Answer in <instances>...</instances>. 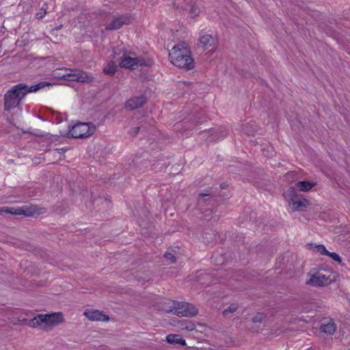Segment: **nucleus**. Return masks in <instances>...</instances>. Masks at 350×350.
Here are the masks:
<instances>
[{
	"label": "nucleus",
	"mask_w": 350,
	"mask_h": 350,
	"mask_svg": "<svg viewBox=\"0 0 350 350\" xmlns=\"http://www.w3.org/2000/svg\"><path fill=\"white\" fill-rule=\"evenodd\" d=\"M51 84L46 81H42L30 88L24 83L14 85L9 90L4 96V106L6 110L15 108L18 106L21 100L29 92H36Z\"/></svg>",
	"instance_id": "f257e3e1"
},
{
	"label": "nucleus",
	"mask_w": 350,
	"mask_h": 350,
	"mask_svg": "<svg viewBox=\"0 0 350 350\" xmlns=\"http://www.w3.org/2000/svg\"><path fill=\"white\" fill-rule=\"evenodd\" d=\"M170 62L176 67L191 70L193 68V59L188 44L180 42L174 45L169 52Z\"/></svg>",
	"instance_id": "f03ea898"
},
{
	"label": "nucleus",
	"mask_w": 350,
	"mask_h": 350,
	"mask_svg": "<svg viewBox=\"0 0 350 350\" xmlns=\"http://www.w3.org/2000/svg\"><path fill=\"white\" fill-rule=\"evenodd\" d=\"M64 320L62 312L39 314L31 319L28 325L33 328L39 327L44 331H50L55 326L62 323Z\"/></svg>",
	"instance_id": "7ed1b4c3"
},
{
	"label": "nucleus",
	"mask_w": 350,
	"mask_h": 350,
	"mask_svg": "<svg viewBox=\"0 0 350 350\" xmlns=\"http://www.w3.org/2000/svg\"><path fill=\"white\" fill-rule=\"evenodd\" d=\"M161 310L180 317H190L198 314V309L193 304L187 302H175L170 300L164 302Z\"/></svg>",
	"instance_id": "20e7f679"
},
{
	"label": "nucleus",
	"mask_w": 350,
	"mask_h": 350,
	"mask_svg": "<svg viewBox=\"0 0 350 350\" xmlns=\"http://www.w3.org/2000/svg\"><path fill=\"white\" fill-rule=\"evenodd\" d=\"M119 65L121 68L134 70L139 66H150L152 64V60L145 59L142 57H137L133 52L123 51L120 56Z\"/></svg>",
	"instance_id": "39448f33"
},
{
	"label": "nucleus",
	"mask_w": 350,
	"mask_h": 350,
	"mask_svg": "<svg viewBox=\"0 0 350 350\" xmlns=\"http://www.w3.org/2000/svg\"><path fill=\"white\" fill-rule=\"evenodd\" d=\"M310 279L307 284L314 286H325L336 281L337 274L325 269L311 271L309 273Z\"/></svg>",
	"instance_id": "423d86ee"
},
{
	"label": "nucleus",
	"mask_w": 350,
	"mask_h": 350,
	"mask_svg": "<svg viewBox=\"0 0 350 350\" xmlns=\"http://www.w3.org/2000/svg\"><path fill=\"white\" fill-rule=\"evenodd\" d=\"M283 196L292 211H303L308 205V201L302 196L297 195L293 187L288 189L284 193Z\"/></svg>",
	"instance_id": "0eeeda50"
},
{
	"label": "nucleus",
	"mask_w": 350,
	"mask_h": 350,
	"mask_svg": "<svg viewBox=\"0 0 350 350\" xmlns=\"http://www.w3.org/2000/svg\"><path fill=\"white\" fill-rule=\"evenodd\" d=\"M95 126L90 123L79 122L69 130V135L73 138H83L92 135L95 131Z\"/></svg>",
	"instance_id": "6e6552de"
},
{
	"label": "nucleus",
	"mask_w": 350,
	"mask_h": 350,
	"mask_svg": "<svg viewBox=\"0 0 350 350\" xmlns=\"http://www.w3.org/2000/svg\"><path fill=\"white\" fill-rule=\"evenodd\" d=\"M10 213L12 215H23L25 216H33L34 215L40 214L39 209L36 206H23L18 208H8L1 207L0 208V214Z\"/></svg>",
	"instance_id": "1a4fd4ad"
},
{
	"label": "nucleus",
	"mask_w": 350,
	"mask_h": 350,
	"mask_svg": "<svg viewBox=\"0 0 350 350\" xmlns=\"http://www.w3.org/2000/svg\"><path fill=\"white\" fill-rule=\"evenodd\" d=\"M66 73L62 75H57L58 77L63 78L66 80L80 81V82H90L92 80V77L89 75L87 72L78 70H66Z\"/></svg>",
	"instance_id": "9d476101"
},
{
	"label": "nucleus",
	"mask_w": 350,
	"mask_h": 350,
	"mask_svg": "<svg viewBox=\"0 0 350 350\" xmlns=\"http://www.w3.org/2000/svg\"><path fill=\"white\" fill-rule=\"evenodd\" d=\"M133 18L130 16H120L115 17L113 21L106 27V29L115 30L120 29L123 25L129 24Z\"/></svg>",
	"instance_id": "9b49d317"
},
{
	"label": "nucleus",
	"mask_w": 350,
	"mask_h": 350,
	"mask_svg": "<svg viewBox=\"0 0 350 350\" xmlns=\"http://www.w3.org/2000/svg\"><path fill=\"white\" fill-rule=\"evenodd\" d=\"M200 45L204 49L208 52L213 51L215 49V41L212 36L200 33L199 38Z\"/></svg>",
	"instance_id": "f8f14e48"
},
{
	"label": "nucleus",
	"mask_w": 350,
	"mask_h": 350,
	"mask_svg": "<svg viewBox=\"0 0 350 350\" xmlns=\"http://www.w3.org/2000/svg\"><path fill=\"white\" fill-rule=\"evenodd\" d=\"M84 315L91 321H107L109 317L98 310H86Z\"/></svg>",
	"instance_id": "ddd939ff"
},
{
	"label": "nucleus",
	"mask_w": 350,
	"mask_h": 350,
	"mask_svg": "<svg viewBox=\"0 0 350 350\" xmlns=\"http://www.w3.org/2000/svg\"><path fill=\"white\" fill-rule=\"evenodd\" d=\"M146 102V98L144 96H137L128 100L126 103V108L133 110L142 107Z\"/></svg>",
	"instance_id": "4468645a"
},
{
	"label": "nucleus",
	"mask_w": 350,
	"mask_h": 350,
	"mask_svg": "<svg viewBox=\"0 0 350 350\" xmlns=\"http://www.w3.org/2000/svg\"><path fill=\"white\" fill-rule=\"evenodd\" d=\"M174 326L179 332H191L196 329L195 324L191 321L186 319L178 321Z\"/></svg>",
	"instance_id": "2eb2a0df"
},
{
	"label": "nucleus",
	"mask_w": 350,
	"mask_h": 350,
	"mask_svg": "<svg viewBox=\"0 0 350 350\" xmlns=\"http://www.w3.org/2000/svg\"><path fill=\"white\" fill-rule=\"evenodd\" d=\"M320 329L322 332L332 335L336 329V325L332 319H325L321 325Z\"/></svg>",
	"instance_id": "dca6fc26"
},
{
	"label": "nucleus",
	"mask_w": 350,
	"mask_h": 350,
	"mask_svg": "<svg viewBox=\"0 0 350 350\" xmlns=\"http://www.w3.org/2000/svg\"><path fill=\"white\" fill-rule=\"evenodd\" d=\"M317 183L314 181H299L295 184L297 189L300 191L306 192L314 187Z\"/></svg>",
	"instance_id": "f3484780"
},
{
	"label": "nucleus",
	"mask_w": 350,
	"mask_h": 350,
	"mask_svg": "<svg viewBox=\"0 0 350 350\" xmlns=\"http://www.w3.org/2000/svg\"><path fill=\"white\" fill-rule=\"evenodd\" d=\"M166 340L170 344H179L186 345V341L179 334H169L166 336Z\"/></svg>",
	"instance_id": "a211bd4d"
},
{
	"label": "nucleus",
	"mask_w": 350,
	"mask_h": 350,
	"mask_svg": "<svg viewBox=\"0 0 350 350\" xmlns=\"http://www.w3.org/2000/svg\"><path fill=\"white\" fill-rule=\"evenodd\" d=\"M117 70V65L113 62H109L103 68V72L106 75H113Z\"/></svg>",
	"instance_id": "6ab92c4d"
},
{
	"label": "nucleus",
	"mask_w": 350,
	"mask_h": 350,
	"mask_svg": "<svg viewBox=\"0 0 350 350\" xmlns=\"http://www.w3.org/2000/svg\"><path fill=\"white\" fill-rule=\"evenodd\" d=\"M308 247L312 251L323 255H326L328 252L323 245H315L311 243L308 245Z\"/></svg>",
	"instance_id": "aec40b11"
},
{
	"label": "nucleus",
	"mask_w": 350,
	"mask_h": 350,
	"mask_svg": "<svg viewBox=\"0 0 350 350\" xmlns=\"http://www.w3.org/2000/svg\"><path fill=\"white\" fill-rule=\"evenodd\" d=\"M326 256H328L331 257L335 261H337L338 262H341L340 257L336 253L327 252V253L326 254Z\"/></svg>",
	"instance_id": "412c9836"
},
{
	"label": "nucleus",
	"mask_w": 350,
	"mask_h": 350,
	"mask_svg": "<svg viewBox=\"0 0 350 350\" xmlns=\"http://www.w3.org/2000/svg\"><path fill=\"white\" fill-rule=\"evenodd\" d=\"M264 319V316L261 313H258L255 315V317L253 318V321L254 323L261 322Z\"/></svg>",
	"instance_id": "4be33fe9"
},
{
	"label": "nucleus",
	"mask_w": 350,
	"mask_h": 350,
	"mask_svg": "<svg viewBox=\"0 0 350 350\" xmlns=\"http://www.w3.org/2000/svg\"><path fill=\"white\" fill-rule=\"evenodd\" d=\"M165 258L166 260L169 261L170 262H174L175 261L174 256L170 253H166L165 254Z\"/></svg>",
	"instance_id": "5701e85b"
},
{
	"label": "nucleus",
	"mask_w": 350,
	"mask_h": 350,
	"mask_svg": "<svg viewBox=\"0 0 350 350\" xmlns=\"http://www.w3.org/2000/svg\"><path fill=\"white\" fill-rule=\"evenodd\" d=\"M189 14H190L191 17H192V18L194 17L195 16L198 15V8L193 6L190 10Z\"/></svg>",
	"instance_id": "b1692460"
},
{
	"label": "nucleus",
	"mask_w": 350,
	"mask_h": 350,
	"mask_svg": "<svg viewBox=\"0 0 350 350\" xmlns=\"http://www.w3.org/2000/svg\"><path fill=\"white\" fill-rule=\"evenodd\" d=\"M236 310V307L234 306H230L228 308L225 309L224 310V314L226 315L228 313L233 312Z\"/></svg>",
	"instance_id": "393cba45"
},
{
	"label": "nucleus",
	"mask_w": 350,
	"mask_h": 350,
	"mask_svg": "<svg viewBox=\"0 0 350 350\" xmlns=\"http://www.w3.org/2000/svg\"><path fill=\"white\" fill-rule=\"evenodd\" d=\"M46 13V12L45 10L41 9L40 12L36 14V17L38 18H42L45 16Z\"/></svg>",
	"instance_id": "a878e982"
},
{
	"label": "nucleus",
	"mask_w": 350,
	"mask_h": 350,
	"mask_svg": "<svg viewBox=\"0 0 350 350\" xmlns=\"http://www.w3.org/2000/svg\"><path fill=\"white\" fill-rule=\"evenodd\" d=\"M243 131L247 133V135H253L255 132L253 129H249L247 127L243 129Z\"/></svg>",
	"instance_id": "bb28decb"
},
{
	"label": "nucleus",
	"mask_w": 350,
	"mask_h": 350,
	"mask_svg": "<svg viewBox=\"0 0 350 350\" xmlns=\"http://www.w3.org/2000/svg\"><path fill=\"white\" fill-rule=\"evenodd\" d=\"M139 130V127L135 128L134 131H133L134 134L136 135L138 133Z\"/></svg>",
	"instance_id": "cd10ccee"
},
{
	"label": "nucleus",
	"mask_w": 350,
	"mask_h": 350,
	"mask_svg": "<svg viewBox=\"0 0 350 350\" xmlns=\"http://www.w3.org/2000/svg\"><path fill=\"white\" fill-rule=\"evenodd\" d=\"M114 54H115V55H121L120 53H118L117 51H114Z\"/></svg>",
	"instance_id": "c85d7f7f"
},
{
	"label": "nucleus",
	"mask_w": 350,
	"mask_h": 350,
	"mask_svg": "<svg viewBox=\"0 0 350 350\" xmlns=\"http://www.w3.org/2000/svg\"><path fill=\"white\" fill-rule=\"evenodd\" d=\"M200 196H207L206 194H203V193H200Z\"/></svg>",
	"instance_id": "c756f323"
}]
</instances>
